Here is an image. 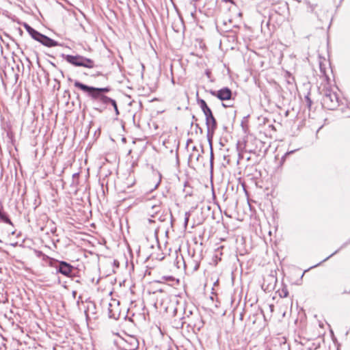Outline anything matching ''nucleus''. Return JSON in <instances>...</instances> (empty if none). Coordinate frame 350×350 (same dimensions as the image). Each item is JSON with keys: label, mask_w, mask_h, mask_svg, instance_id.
I'll list each match as a JSON object with an SVG mask.
<instances>
[{"label": "nucleus", "mask_w": 350, "mask_h": 350, "mask_svg": "<svg viewBox=\"0 0 350 350\" xmlns=\"http://www.w3.org/2000/svg\"><path fill=\"white\" fill-rule=\"evenodd\" d=\"M72 294L73 297L75 298V297L77 295V292L75 291H72Z\"/></svg>", "instance_id": "nucleus-30"}, {"label": "nucleus", "mask_w": 350, "mask_h": 350, "mask_svg": "<svg viewBox=\"0 0 350 350\" xmlns=\"http://www.w3.org/2000/svg\"><path fill=\"white\" fill-rule=\"evenodd\" d=\"M138 345H139V342H138L137 339L135 338L134 337V336H133V344H132L133 350H135V349H137L138 348Z\"/></svg>", "instance_id": "nucleus-22"}, {"label": "nucleus", "mask_w": 350, "mask_h": 350, "mask_svg": "<svg viewBox=\"0 0 350 350\" xmlns=\"http://www.w3.org/2000/svg\"><path fill=\"white\" fill-rule=\"evenodd\" d=\"M62 57L69 64L75 66H81L82 62V56L77 55H65L62 54Z\"/></svg>", "instance_id": "nucleus-8"}, {"label": "nucleus", "mask_w": 350, "mask_h": 350, "mask_svg": "<svg viewBox=\"0 0 350 350\" xmlns=\"http://www.w3.org/2000/svg\"><path fill=\"white\" fill-rule=\"evenodd\" d=\"M29 35L32 37V38L38 41V40H40V38L42 33L33 29Z\"/></svg>", "instance_id": "nucleus-18"}, {"label": "nucleus", "mask_w": 350, "mask_h": 350, "mask_svg": "<svg viewBox=\"0 0 350 350\" xmlns=\"http://www.w3.org/2000/svg\"><path fill=\"white\" fill-rule=\"evenodd\" d=\"M284 297H286V296L288 295V292H287V291L284 292Z\"/></svg>", "instance_id": "nucleus-39"}, {"label": "nucleus", "mask_w": 350, "mask_h": 350, "mask_svg": "<svg viewBox=\"0 0 350 350\" xmlns=\"http://www.w3.org/2000/svg\"><path fill=\"white\" fill-rule=\"evenodd\" d=\"M136 254H137V263H144L146 262V260L148 259L149 256L147 254H143L141 255L140 254V247L138 246V248L136 250Z\"/></svg>", "instance_id": "nucleus-13"}, {"label": "nucleus", "mask_w": 350, "mask_h": 350, "mask_svg": "<svg viewBox=\"0 0 350 350\" xmlns=\"http://www.w3.org/2000/svg\"><path fill=\"white\" fill-rule=\"evenodd\" d=\"M57 273H59L66 277H72L75 267L65 261H59L58 265L55 266Z\"/></svg>", "instance_id": "nucleus-4"}, {"label": "nucleus", "mask_w": 350, "mask_h": 350, "mask_svg": "<svg viewBox=\"0 0 350 350\" xmlns=\"http://www.w3.org/2000/svg\"><path fill=\"white\" fill-rule=\"evenodd\" d=\"M79 176V173H75L72 175V185H77L78 184Z\"/></svg>", "instance_id": "nucleus-20"}, {"label": "nucleus", "mask_w": 350, "mask_h": 350, "mask_svg": "<svg viewBox=\"0 0 350 350\" xmlns=\"http://www.w3.org/2000/svg\"><path fill=\"white\" fill-rule=\"evenodd\" d=\"M209 92L212 96H216L218 99L223 101L230 100L232 96L231 90L227 87L223 88L218 91L211 90Z\"/></svg>", "instance_id": "nucleus-5"}, {"label": "nucleus", "mask_w": 350, "mask_h": 350, "mask_svg": "<svg viewBox=\"0 0 350 350\" xmlns=\"http://www.w3.org/2000/svg\"><path fill=\"white\" fill-rule=\"evenodd\" d=\"M190 142H191V139H188L187 143V146L189 145V143Z\"/></svg>", "instance_id": "nucleus-40"}, {"label": "nucleus", "mask_w": 350, "mask_h": 350, "mask_svg": "<svg viewBox=\"0 0 350 350\" xmlns=\"http://www.w3.org/2000/svg\"><path fill=\"white\" fill-rule=\"evenodd\" d=\"M206 75L208 76V77H210L211 72H210V71H208V70H206Z\"/></svg>", "instance_id": "nucleus-31"}, {"label": "nucleus", "mask_w": 350, "mask_h": 350, "mask_svg": "<svg viewBox=\"0 0 350 350\" xmlns=\"http://www.w3.org/2000/svg\"><path fill=\"white\" fill-rule=\"evenodd\" d=\"M122 142L125 143L126 142V138L125 137H122Z\"/></svg>", "instance_id": "nucleus-37"}, {"label": "nucleus", "mask_w": 350, "mask_h": 350, "mask_svg": "<svg viewBox=\"0 0 350 350\" xmlns=\"http://www.w3.org/2000/svg\"><path fill=\"white\" fill-rule=\"evenodd\" d=\"M206 126L207 127V137L211 147V163L212 164L213 159V154L212 150V137L217 129V121L213 114L206 117Z\"/></svg>", "instance_id": "nucleus-3"}, {"label": "nucleus", "mask_w": 350, "mask_h": 350, "mask_svg": "<svg viewBox=\"0 0 350 350\" xmlns=\"http://www.w3.org/2000/svg\"><path fill=\"white\" fill-rule=\"evenodd\" d=\"M198 103L200 105V108H201L202 111H203V110H204V109H207L208 107H209L207 105V104H206V103L205 102V100H203V99H198Z\"/></svg>", "instance_id": "nucleus-19"}, {"label": "nucleus", "mask_w": 350, "mask_h": 350, "mask_svg": "<svg viewBox=\"0 0 350 350\" xmlns=\"http://www.w3.org/2000/svg\"><path fill=\"white\" fill-rule=\"evenodd\" d=\"M192 150L193 151H198L197 147L195 146L192 148Z\"/></svg>", "instance_id": "nucleus-36"}, {"label": "nucleus", "mask_w": 350, "mask_h": 350, "mask_svg": "<svg viewBox=\"0 0 350 350\" xmlns=\"http://www.w3.org/2000/svg\"><path fill=\"white\" fill-rule=\"evenodd\" d=\"M346 117H350V113H349H349H348V114H347V115H346Z\"/></svg>", "instance_id": "nucleus-44"}, {"label": "nucleus", "mask_w": 350, "mask_h": 350, "mask_svg": "<svg viewBox=\"0 0 350 350\" xmlns=\"http://www.w3.org/2000/svg\"><path fill=\"white\" fill-rule=\"evenodd\" d=\"M128 250H129V254L131 255V248L130 247L129 245H128Z\"/></svg>", "instance_id": "nucleus-35"}, {"label": "nucleus", "mask_w": 350, "mask_h": 350, "mask_svg": "<svg viewBox=\"0 0 350 350\" xmlns=\"http://www.w3.org/2000/svg\"><path fill=\"white\" fill-rule=\"evenodd\" d=\"M131 154V150H129V154Z\"/></svg>", "instance_id": "nucleus-43"}, {"label": "nucleus", "mask_w": 350, "mask_h": 350, "mask_svg": "<svg viewBox=\"0 0 350 350\" xmlns=\"http://www.w3.org/2000/svg\"><path fill=\"white\" fill-rule=\"evenodd\" d=\"M133 121H135V116H133Z\"/></svg>", "instance_id": "nucleus-46"}, {"label": "nucleus", "mask_w": 350, "mask_h": 350, "mask_svg": "<svg viewBox=\"0 0 350 350\" xmlns=\"http://www.w3.org/2000/svg\"><path fill=\"white\" fill-rule=\"evenodd\" d=\"M159 183L160 181H159L154 186V189L157 188L158 187V185H159Z\"/></svg>", "instance_id": "nucleus-38"}, {"label": "nucleus", "mask_w": 350, "mask_h": 350, "mask_svg": "<svg viewBox=\"0 0 350 350\" xmlns=\"http://www.w3.org/2000/svg\"><path fill=\"white\" fill-rule=\"evenodd\" d=\"M350 243V241L349 242H346L345 243H343L341 247L338 249L337 250H336L334 253H332V254H330L329 256H327V258H325L324 260H323L321 262L313 266V267H317L318 265H319L321 263L323 262H325L326 260H327L329 258H331L332 256H333L334 255H335L336 254H337L341 249L345 247L349 243ZM312 268V267H311Z\"/></svg>", "instance_id": "nucleus-14"}, {"label": "nucleus", "mask_w": 350, "mask_h": 350, "mask_svg": "<svg viewBox=\"0 0 350 350\" xmlns=\"http://www.w3.org/2000/svg\"><path fill=\"white\" fill-rule=\"evenodd\" d=\"M74 85L76 88H79L84 92H87L90 96H92V98L97 100L98 101L100 102L101 103L105 104V105L111 103L113 106L116 113H118V107H117L116 101L103 94L105 92H109V88H94V87H91V86L85 85L78 81H76L75 82Z\"/></svg>", "instance_id": "nucleus-1"}, {"label": "nucleus", "mask_w": 350, "mask_h": 350, "mask_svg": "<svg viewBox=\"0 0 350 350\" xmlns=\"http://www.w3.org/2000/svg\"><path fill=\"white\" fill-rule=\"evenodd\" d=\"M320 71L322 75H323L326 78H328L326 75L325 68L322 62L319 63Z\"/></svg>", "instance_id": "nucleus-21"}, {"label": "nucleus", "mask_w": 350, "mask_h": 350, "mask_svg": "<svg viewBox=\"0 0 350 350\" xmlns=\"http://www.w3.org/2000/svg\"><path fill=\"white\" fill-rule=\"evenodd\" d=\"M198 267H199V264H198V263H197V264L195 265L194 269H195V270H197V269H198Z\"/></svg>", "instance_id": "nucleus-33"}, {"label": "nucleus", "mask_w": 350, "mask_h": 350, "mask_svg": "<svg viewBox=\"0 0 350 350\" xmlns=\"http://www.w3.org/2000/svg\"><path fill=\"white\" fill-rule=\"evenodd\" d=\"M322 105L323 107L329 110L336 109L339 105L337 94L330 89H325L322 98Z\"/></svg>", "instance_id": "nucleus-2"}, {"label": "nucleus", "mask_w": 350, "mask_h": 350, "mask_svg": "<svg viewBox=\"0 0 350 350\" xmlns=\"http://www.w3.org/2000/svg\"><path fill=\"white\" fill-rule=\"evenodd\" d=\"M24 27H25V29L27 30V29H29V27L30 26H29V25H27V24H25Z\"/></svg>", "instance_id": "nucleus-32"}, {"label": "nucleus", "mask_w": 350, "mask_h": 350, "mask_svg": "<svg viewBox=\"0 0 350 350\" xmlns=\"http://www.w3.org/2000/svg\"><path fill=\"white\" fill-rule=\"evenodd\" d=\"M81 60L82 62L81 66L82 67L92 68L95 66L94 62L91 59L82 56Z\"/></svg>", "instance_id": "nucleus-12"}, {"label": "nucleus", "mask_w": 350, "mask_h": 350, "mask_svg": "<svg viewBox=\"0 0 350 350\" xmlns=\"http://www.w3.org/2000/svg\"><path fill=\"white\" fill-rule=\"evenodd\" d=\"M65 93H67L69 95V91H65Z\"/></svg>", "instance_id": "nucleus-45"}, {"label": "nucleus", "mask_w": 350, "mask_h": 350, "mask_svg": "<svg viewBox=\"0 0 350 350\" xmlns=\"http://www.w3.org/2000/svg\"><path fill=\"white\" fill-rule=\"evenodd\" d=\"M187 323L188 326H196V324L193 321H187L183 320L182 318L180 319L178 321H177L176 319L174 320V326L176 328H182L183 325Z\"/></svg>", "instance_id": "nucleus-11"}, {"label": "nucleus", "mask_w": 350, "mask_h": 350, "mask_svg": "<svg viewBox=\"0 0 350 350\" xmlns=\"http://www.w3.org/2000/svg\"><path fill=\"white\" fill-rule=\"evenodd\" d=\"M189 216H190V213L189 212H186L185 214V220H184V224H185V227H187V226L188 224L189 219Z\"/></svg>", "instance_id": "nucleus-23"}, {"label": "nucleus", "mask_w": 350, "mask_h": 350, "mask_svg": "<svg viewBox=\"0 0 350 350\" xmlns=\"http://www.w3.org/2000/svg\"><path fill=\"white\" fill-rule=\"evenodd\" d=\"M135 67L137 68L135 73L133 74V76H134L135 78H140L141 79H143L144 77V65L140 62H137L135 64Z\"/></svg>", "instance_id": "nucleus-10"}, {"label": "nucleus", "mask_w": 350, "mask_h": 350, "mask_svg": "<svg viewBox=\"0 0 350 350\" xmlns=\"http://www.w3.org/2000/svg\"><path fill=\"white\" fill-rule=\"evenodd\" d=\"M119 302L112 300L108 304V315L109 318L119 319L120 318V312L118 308Z\"/></svg>", "instance_id": "nucleus-7"}, {"label": "nucleus", "mask_w": 350, "mask_h": 350, "mask_svg": "<svg viewBox=\"0 0 350 350\" xmlns=\"http://www.w3.org/2000/svg\"><path fill=\"white\" fill-rule=\"evenodd\" d=\"M33 28H32L31 26L29 27L28 29H27V31L30 34L31 33V31H33Z\"/></svg>", "instance_id": "nucleus-27"}, {"label": "nucleus", "mask_w": 350, "mask_h": 350, "mask_svg": "<svg viewBox=\"0 0 350 350\" xmlns=\"http://www.w3.org/2000/svg\"><path fill=\"white\" fill-rule=\"evenodd\" d=\"M119 339L116 341L117 345L122 350H131L130 349L131 335L127 334L126 332L122 331V335H119Z\"/></svg>", "instance_id": "nucleus-6"}, {"label": "nucleus", "mask_w": 350, "mask_h": 350, "mask_svg": "<svg viewBox=\"0 0 350 350\" xmlns=\"http://www.w3.org/2000/svg\"><path fill=\"white\" fill-rule=\"evenodd\" d=\"M288 83H292V82L290 80H288Z\"/></svg>", "instance_id": "nucleus-47"}, {"label": "nucleus", "mask_w": 350, "mask_h": 350, "mask_svg": "<svg viewBox=\"0 0 350 350\" xmlns=\"http://www.w3.org/2000/svg\"><path fill=\"white\" fill-rule=\"evenodd\" d=\"M225 3H234V1L233 0H222Z\"/></svg>", "instance_id": "nucleus-29"}, {"label": "nucleus", "mask_w": 350, "mask_h": 350, "mask_svg": "<svg viewBox=\"0 0 350 350\" xmlns=\"http://www.w3.org/2000/svg\"><path fill=\"white\" fill-rule=\"evenodd\" d=\"M306 100L307 101L308 106L310 107L311 104H312V101H311L310 98L308 97V96H306Z\"/></svg>", "instance_id": "nucleus-26"}, {"label": "nucleus", "mask_w": 350, "mask_h": 350, "mask_svg": "<svg viewBox=\"0 0 350 350\" xmlns=\"http://www.w3.org/2000/svg\"><path fill=\"white\" fill-rule=\"evenodd\" d=\"M202 111H203V113H204V114L205 116V118L208 116H210V115H211L213 113L211 109L209 107H208L207 109L203 110Z\"/></svg>", "instance_id": "nucleus-24"}, {"label": "nucleus", "mask_w": 350, "mask_h": 350, "mask_svg": "<svg viewBox=\"0 0 350 350\" xmlns=\"http://www.w3.org/2000/svg\"><path fill=\"white\" fill-rule=\"evenodd\" d=\"M124 319H128L129 321H131V317H128L127 315L124 317Z\"/></svg>", "instance_id": "nucleus-34"}, {"label": "nucleus", "mask_w": 350, "mask_h": 350, "mask_svg": "<svg viewBox=\"0 0 350 350\" xmlns=\"http://www.w3.org/2000/svg\"><path fill=\"white\" fill-rule=\"evenodd\" d=\"M295 152V150H292V151H291V152H288V154H291V153H293V152Z\"/></svg>", "instance_id": "nucleus-41"}, {"label": "nucleus", "mask_w": 350, "mask_h": 350, "mask_svg": "<svg viewBox=\"0 0 350 350\" xmlns=\"http://www.w3.org/2000/svg\"><path fill=\"white\" fill-rule=\"evenodd\" d=\"M39 42L42 44L44 46H48V47H52V46H59L60 44H59L57 41L49 38L48 36L42 34L40 40H38Z\"/></svg>", "instance_id": "nucleus-9"}, {"label": "nucleus", "mask_w": 350, "mask_h": 350, "mask_svg": "<svg viewBox=\"0 0 350 350\" xmlns=\"http://www.w3.org/2000/svg\"><path fill=\"white\" fill-rule=\"evenodd\" d=\"M200 157V154H195V153H191L190 155H189V159H196V161H198L199 160V158Z\"/></svg>", "instance_id": "nucleus-25"}, {"label": "nucleus", "mask_w": 350, "mask_h": 350, "mask_svg": "<svg viewBox=\"0 0 350 350\" xmlns=\"http://www.w3.org/2000/svg\"><path fill=\"white\" fill-rule=\"evenodd\" d=\"M0 219L6 224L13 225L12 221L10 219V218L8 217L7 214L5 213H4L3 211H2L1 209H0Z\"/></svg>", "instance_id": "nucleus-15"}, {"label": "nucleus", "mask_w": 350, "mask_h": 350, "mask_svg": "<svg viewBox=\"0 0 350 350\" xmlns=\"http://www.w3.org/2000/svg\"><path fill=\"white\" fill-rule=\"evenodd\" d=\"M223 106L224 107H232V104H225V103H223Z\"/></svg>", "instance_id": "nucleus-28"}, {"label": "nucleus", "mask_w": 350, "mask_h": 350, "mask_svg": "<svg viewBox=\"0 0 350 350\" xmlns=\"http://www.w3.org/2000/svg\"><path fill=\"white\" fill-rule=\"evenodd\" d=\"M146 208H151L152 210V213H158L160 209V202H158V204H152L150 202H148L146 204Z\"/></svg>", "instance_id": "nucleus-16"}, {"label": "nucleus", "mask_w": 350, "mask_h": 350, "mask_svg": "<svg viewBox=\"0 0 350 350\" xmlns=\"http://www.w3.org/2000/svg\"><path fill=\"white\" fill-rule=\"evenodd\" d=\"M195 317H196L197 319H198V318H199V317H198V314H195Z\"/></svg>", "instance_id": "nucleus-42"}, {"label": "nucleus", "mask_w": 350, "mask_h": 350, "mask_svg": "<svg viewBox=\"0 0 350 350\" xmlns=\"http://www.w3.org/2000/svg\"><path fill=\"white\" fill-rule=\"evenodd\" d=\"M193 313L191 310H185L184 311V317H182V319L185 321H193L191 320V319L190 318V316L191 315H193Z\"/></svg>", "instance_id": "nucleus-17"}]
</instances>
